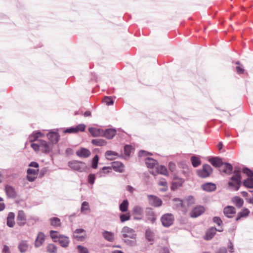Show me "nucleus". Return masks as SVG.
<instances>
[{"label":"nucleus","instance_id":"obj_1","mask_svg":"<svg viewBox=\"0 0 253 253\" xmlns=\"http://www.w3.org/2000/svg\"><path fill=\"white\" fill-rule=\"evenodd\" d=\"M68 166L72 169L79 172L85 171L87 168L85 163L77 160L69 162Z\"/></svg>","mask_w":253,"mask_h":253},{"label":"nucleus","instance_id":"obj_2","mask_svg":"<svg viewBox=\"0 0 253 253\" xmlns=\"http://www.w3.org/2000/svg\"><path fill=\"white\" fill-rule=\"evenodd\" d=\"M122 238H130L135 240L136 238V233L134 230L127 226L124 227L121 230Z\"/></svg>","mask_w":253,"mask_h":253},{"label":"nucleus","instance_id":"obj_3","mask_svg":"<svg viewBox=\"0 0 253 253\" xmlns=\"http://www.w3.org/2000/svg\"><path fill=\"white\" fill-rule=\"evenodd\" d=\"M212 171V168L209 165L204 164L202 169L197 170V174L200 177L206 178L209 177Z\"/></svg>","mask_w":253,"mask_h":253},{"label":"nucleus","instance_id":"obj_4","mask_svg":"<svg viewBox=\"0 0 253 253\" xmlns=\"http://www.w3.org/2000/svg\"><path fill=\"white\" fill-rule=\"evenodd\" d=\"M161 220L164 226L168 227L172 224L174 216L171 213H166L162 216Z\"/></svg>","mask_w":253,"mask_h":253},{"label":"nucleus","instance_id":"obj_5","mask_svg":"<svg viewBox=\"0 0 253 253\" xmlns=\"http://www.w3.org/2000/svg\"><path fill=\"white\" fill-rule=\"evenodd\" d=\"M147 198L149 205L152 206L159 207L162 205L163 202L162 200L156 196L148 195Z\"/></svg>","mask_w":253,"mask_h":253},{"label":"nucleus","instance_id":"obj_6","mask_svg":"<svg viewBox=\"0 0 253 253\" xmlns=\"http://www.w3.org/2000/svg\"><path fill=\"white\" fill-rule=\"evenodd\" d=\"M205 211L204 206L199 205L195 207L190 213V216L193 218H196L201 215Z\"/></svg>","mask_w":253,"mask_h":253},{"label":"nucleus","instance_id":"obj_7","mask_svg":"<svg viewBox=\"0 0 253 253\" xmlns=\"http://www.w3.org/2000/svg\"><path fill=\"white\" fill-rule=\"evenodd\" d=\"M38 141H39L40 149L42 152L44 153H48L51 150L52 145L51 143L41 139L38 140Z\"/></svg>","mask_w":253,"mask_h":253},{"label":"nucleus","instance_id":"obj_8","mask_svg":"<svg viewBox=\"0 0 253 253\" xmlns=\"http://www.w3.org/2000/svg\"><path fill=\"white\" fill-rule=\"evenodd\" d=\"M223 213L227 217L232 218L233 217V215L236 213L235 208L231 206H226L224 208Z\"/></svg>","mask_w":253,"mask_h":253},{"label":"nucleus","instance_id":"obj_9","mask_svg":"<svg viewBox=\"0 0 253 253\" xmlns=\"http://www.w3.org/2000/svg\"><path fill=\"white\" fill-rule=\"evenodd\" d=\"M117 131L114 128H107L105 130H103L102 136L108 139H112L116 135Z\"/></svg>","mask_w":253,"mask_h":253},{"label":"nucleus","instance_id":"obj_10","mask_svg":"<svg viewBox=\"0 0 253 253\" xmlns=\"http://www.w3.org/2000/svg\"><path fill=\"white\" fill-rule=\"evenodd\" d=\"M47 136L52 145L57 143L59 141V135L57 132L51 131L47 134Z\"/></svg>","mask_w":253,"mask_h":253},{"label":"nucleus","instance_id":"obj_11","mask_svg":"<svg viewBox=\"0 0 253 253\" xmlns=\"http://www.w3.org/2000/svg\"><path fill=\"white\" fill-rule=\"evenodd\" d=\"M146 215L147 220L153 224L156 220V215L151 208H147L146 210Z\"/></svg>","mask_w":253,"mask_h":253},{"label":"nucleus","instance_id":"obj_12","mask_svg":"<svg viewBox=\"0 0 253 253\" xmlns=\"http://www.w3.org/2000/svg\"><path fill=\"white\" fill-rule=\"evenodd\" d=\"M208 161L215 168H219L224 164L222 159L219 157H211Z\"/></svg>","mask_w":253,"mask_h":253},{"label":"nucleus","instance_id":"obj_13","mask_svg":"<svg viewBox=\"0 0 253 253\" xmlns=\"http://www.w3.org/2000/svg\"><path fill=\"white\" fill-rule=\"evenodd\" d=\"M77 155L81 158H86L91 155L90 151L85 148H81L76 152Z\"/></svg>","mask_w":253,"mask_h":253},{"label":"nucleus","instance_id":"obj_14","mask_svg":"<svg viewBox=\"0 0 253 253\" xmlns=\"http://www.w3.org/2000/svg\"><path fill=\"white\" fill-rule=\"evenodd\" d=\"M4 190L6 195L9 198H14L16 197V192L12 186L7 185L5 186Z\"/></svg>","mask_w":253,"mask_h":253},{"label":"nucleus","instance_id":"obj_15","mask_svg":"<svg viewBox=\"0 0 253 253\" xmlns=\"http://www.w3.org/2000/svg\"><path fill=\"white\" fill-rule=\"evenodd\" d=\"M26 217L23 211H19L17 217V224L19 225H24L26 222Z\"/></svg>","mask_w":253,"mask_h":253},{"label":"nucleus","instance_id":"obj_16","mask_svg":"<svg viewBox=\"0 0 253 253\" xmlns=\"http://www.w3.org/2000/svg\"><path fill=\"white\" fill-rule=\"evenodd\" d=\"M145 164L149 169H155L158 167V163L157 161L151 158H147L145 160Z\"/></svg>","mask_w":253,"mask_h":253},{"label":"nucleus","instance_id":"obj_17","mask_svg":"<svg viewBox=\"0 0 253 253\" xmlns=\"http://www.w3.org/2000/svg\"><path fill=\"white\" fill-rule=\"evenodd\" d=\"M174 201L175 202L177 207L181 208V210L183 213H185L188 211V208L185 205L184 200L175 198Z\"/></svg>","mask_w":253,"mask_h":253},{"label":"nucleus","instance_id":"obj_18","mask_svg":"<svg viewBox=\"0 0 253 253\" xmlns=\"http://www.w3.org/2000/svg\"><path fill=\"white\" fill-rule=\"evenodd\" d=\"M184 180L177 177H174L173 181L172 183L171 189L173 190L182 186Z\"/></svg>","mask_w":253,"mask_h":253},{"label":"nucleus","instance_id":"obj_19","mask_svg":"<svg viewBox=\"0 0 253 253\" xmlns=\"http://www.w3.org/2000/svg\"><path fill=\"white\" fill-rule=\"evenodd\" d=\"M43 134L42 133L41 131H34L29 136V141L33 142L37 141L38 142V140H39L38 139L42 137L43 136Z\"/></svg>","mask_w":253,"mask_h":253},{"label":"nucleus","instance_id":"obj_20","mask_svg":"<svg viewBox=\"0 0 253 253\" xmlns=\"http://www.w3.org/2000/svg\"><path fill=\"white\" fill-rule=\"evenodd\" d=\"M113 169L117 172L122 173L124 171V166L121 162H114L112 163Z\"/></svg>","mask_w":253,"mask_h":253},{"label":"nucleus","instance_id":"obj_21","mask_svg":"<svg viewBox=\"0 0 253 253\" xmlns=\"http://www.w3.org/2000/svg\"><path fill=\"white\" fill-rule=\"evenodd\" d=\"M88 131L91 135L93 137L102 136V129L91 127L88 128Z\"/></svg>","mask_w":253,"mask_h":253},{"label":"nucleus","instance_id":"obj_22","mask_svg":"<svg viewBox=\"0 0 253 253\" xmlns=\"http://www.w3.org/2000/svg\"><path fill=\"white\" fill-rule=\"evenodd\" d=\"M45 240V236L42 232H39L35 242L36 247H40L43 243Z\"/></svg>","mask_w":253,"mask_h":253},{"label":"nucleus","instance_id":"obj_23","mask_svg":"<svg viewBox=\"0 0 253 253\" xmlns=\"http://www.w3.org/2000/svg\"><path fill=\"white\" fill-rule=\"evenodd\" d=\"M202 188L204 191L211 192L216 189V185L213 183L208 182L202 185Z\"/></svg>","mask_w":253,"mask_h":253},{"label":"nucleus","instance_id":"obj_24","mask_svg":"<svg viewBox=\"0 0 253 253\" xmlns=\"http://www.w3.org/2000/svg\"><path fill=\"white\" fill-rule=\"evenodd\" d=\"M57 241H58L61 246L63 248H67L69 245L70 240L67 236L62 235L59 237Z\"/></svg>","mask_w":253,"mask_h":253},{"label":"nucleus","instance_id":"obj_25","mask_svg":"<svg viewBox=\"0 0 253 253\" xmlns=\"http://www.w3.org/2000/svg\"><path fill=\"white\" fill-rule=\"evenodd\" d=\"M29 245L28 242L26 240L21 241L18 246V248L21 253H24L28 250Z\"/></svg>","mask_w":253,"mask_h":253},{"label":"nucleus","instance_id":"obj_26","mask_svg":"<svg viewBox=\"0 0 253 253\" xmlns=\"http://www.w3.org/2000/svg\"><path fill=\"white\" fill-rule=\"evenodd\" d=\"M250 212V211L249 209L246 208H244L242 211L237 214V217L236 218V221H238L241 218L247 217L249 215Z\"/></svg>","mask_w":253,"mask_h":253},{"label":"nucleus","instance_id":"obj_27","mask_svg":"<svg viewBox=\"0 0 253 253\" xmlns=\"http://www.w3.org/2000/svg\"><path fill=\"white\" fill-rule=\"evenodd\" d=\"M102 234L103 238L108 242H113L114 240V234L113 232L104 231Z\"/></svg>","mask_w":253,"mask_h":253},{"label":"nucleus","instance_id":"obj_28","mask_svg":"<svg viewBox=\"0 0 253 253\" xmlns=\"http://www.w3.org/2000/svg\"><path fill=\"white\" fill-rule=\"evenodd\" d=\"M217 229L215 228H211L206 232L205 236V239L206 240H209L211 239L216 233Z\"/></svg>","mask_w":253,"mask_h":253},{"label":"nucleus","instance_id":"obj_29","mask_svg":"<svg viewBox=\"0 0 253 253\" xmlns=\"http://www.w3.org/2000/svg\"><path fill=\"white\" fill-rule=\"evenodd\" d=\"M15 214L13 212H9L7 217V225L13 227L15 224Z\"/></svg>","mask_w":253,"mask_h":253},{"label":"nucleus","instance_id":"obj_30","mask_svg":"<svg viewBox=\"0 0 253 253\" xmlns=\"http://www.w3.org/2000/svg\"><path fill=\"white\" fill-rule=\"evenodd\" d=\"M241 171L238 169H236L233 172V175L230 178V181L241 182Z\"/></svg>","mask_w":253,"mask_h":253},{"label":"nucleus","instance_id":"obj_31","mask_svg":"<svg viewBox=\"0 0 253 253\" xmlns=\"http://www.w3.org/2000/svg\"><path fill=\"white\" fill-rule=\"evenodd\" d=\"M105 155L109 160H113L119 157V155L117 153L111 150L107 151Z\"/></svg>","mask_w":253,"mask_h":253},{"label":"nucleus","instance_id":"obj_32","mask_svg":"<svg viewBox=\"0 0 253 253\" xmlns=\"http://www.w3.org/2000/svg\"><path fill=\"white\" fill-rule=\"evenodd\" d=\"M85 232V231L82 228H79L75 230L74 231V237L75 238L78 239V240L83 241L85 238V236L83 235H78L77 234H82L83 233Z\"/></svg>","mask_w":253,"mask_h":253},{"label":"nucleus","instance_id":"obj_33","mask_svg":"<svg viewBox=\"0 0 253 253\" xmlns=\"http://www.w3.org/2000/svg\"><path fill=\"white\" fill-rule=\"evenodd\" d=\"M232 202L237 207L241 208L244 204V200L238 196H235L232 198Z\"/></svg>","mask_w":253,"mask_h":253},{"label":"nucleus","instance_id":"obj_34","mask_svg":"<svg viewBox=\"0 0 253 253\" xmlns=\"http://www.w3.org/2000/svg\"><path fill=\"white\" fill-rule=\"evenodd\" d=\"M241 182H238L237 181H229L228 183V185L229 188L235 191H238L241 186Z\"/></svg>","mask_w":253,"mask_h":253},{"label":"nucleus","instance_id":"obj_35","mask_svg":"<svg viewBox=\"0 0 253 253\" xmlns=\"http://www.w3.org/2000/svg\"><path fill=\"white\" fill-rule=\"evenodd\" d=\"M91 143L95 146H103L107 144V142L103 139H94L91 140Z\"/></svg>","mask_w":253,"mask_h":253},{"label":"nucleus","instance_id":"obj_36","mask_svg":"<svg viewBox=\"0 0 253 253\" xmlns=\"http://www.w3.org/2000/svg\"><path fill=\"white\" fill-rule=\"evenodd\" d=\"M184 200L185 205L186 207H188L195 203V199L192 196H187Z\"/></svg>","mask_w":253,"mask_h":253},{"label":"nucleus","instance_id":"obj_37","mask_svg":"<svg viewBox=\"0 0 253 253\" xmlns=\"http://www.w3.org/2000/svg\"><path fill=\"white\" fill-rule=\"evenodd\" d=\"M156 172L165 175H168L169 174V172L166 167L163 166H159V165L156 169Z\"/></svg>","mask_w":253,"mask_h":253},{"label":"nucleus","instance_id":"obj_38","mask_svg":"<svg viewBox=\"0 0 253 253\" xmlns=\"http://www.w3.org/2000/svg\"><path fill=\"white\" fill-rule=\"evenodd\" d=\"M129 203L127 200H124L120 205L119 209L122 212H126L127 211Z\"/></svg>","mask_w":253,"mask_h":253},{"label":"nucleus","instance_id":"obj_39","mask_svg":"<svg viewBox=\"0 0 253 253\" xmlns=\"http://www.w3.org/2000/svg\"><path fill=\"white\" fill-rule=\"evenodd\" d=\"M244 186L248 188H253V178L249 177L243 182Z\"/></svg>","mask_w":253,"mask_h":253},{"label":"nucleus","instance_id":"obj_40","mask_svg":"<svg viewBox=\"0 0 253 253\" xmlns=\"http://www.w3.org/2000/svg\"><path fill=\"white\" fill-rule=\"evenodd\" d=\"M46 251L48 253H56L57 251V247L53 244H49L46 247Z\"/></svg>","mask_w":253,"mask_h":253},{"label":"nucleus","instance_id":"obj_41","mask_svg":"<svg viewBox=\"0 0 253 253\" xmlns=\"http://www.w3.org/2000/svg\"><path fill=\"white\" fill-rule=\"evenodd\" d=\"M191 161L192 164V166L194 168H196L200 166L201 164V161L200 159L196 157V156H192L191 157Z\"/></svg>","mask_w":253,"mask_h":253},{"label":"nucleus","instance_id":"obj_42","mask_svg":"<svg viewBox=\"0 0 253 253\" xmlns=\"http://www.w3.org/2000/svg\"><path fill=\"white\" fill-rule=\"evenodd\" d=\"M133 213L134 215H142L143 213V208L139 206H136L133 209Z\"/></svg>","mask_w":253,"mask_h":253},{"label":"nucleus","instance_id":"obj_43","mask_svg":"<svg viewBox=\"0 0 253 253\" xmlns=\"http://www.w3.org/2000/svg\"><path fill=\"white\" fill-rule=\"evenodd\" d=\"M90 208L89 203L87 202L84 201L82 203L81 211L82 213H85L86 211H89Z\"/></svg>","mask_w":253,"mask_h":253},{"label":"nucleus","instance_id":"obj_44","mask_svg":"<svg viewBox=\"0 0 253 253\" xmlns=\"http://www.w3.org/2000/svg\"><path fill=\"white\" fill-rule=\"evenodd\" d=\"M62 235L60 234L57 231L53 230H51L50 231V236L54 242H57L59 238V237Z\"/></svg>","mask_w":253,"mask_h":253},{"label":"nucleus","instance_id":"obj_45","mask_svg":"<svg viewBox=\"0 0 253 253\" xmlns=\"http://www.w3.org/2000/svg\"><path fill=\"white\" fill-rule=\"evenodd\" d=\"M224 164L225 165V169L223 170V172L227 174H230L233 170V167L232 165L228 163H225Z\"/></svg>","mask_w":253,"mask_h":253},{"label":"nucleus","instance_id":"obj_46","mask_svg":"<svg viewBox=\"0 0 253 253\" xmlns=\"http://www.w3.org/2000/svg\"><path fill=\"white\" fill-rule=\"evenodd\" d=\"M145 236L148 241H152L153 240L154 233L150 229H148L146 230Z\"/></svg>","mask_w":253,"mask_h":253},{"label":"nucleus","instance_id":"obj_47","mask_svg":"<svg viewBox=\"0 0 253 253\" xmlns=\"http://www.w3.org/2000/svg\"><path fill=\"white\" fill-rule=\"evenodd\" d=\"M50 224L54 226H60L61 225L60 219L58 217H53L50 219Z\"/></svg>","mask_w":253,"mask_h":253},{"label":"nucleus","instance_id":"obj_48","mask_svg":"<svg viewBox=\"0 0 253 253\" xmlns=\"http://www.w3.org/2000/svg\"><path fill=\"white\" fill-rule=\"evenodd\" d=\"M99 161V157L97 155L94 156L92 160L91 168L93 169H96L97 168L98 163Z\"/></svg>","mask_w":253,"mask_h":253},{"label":"nucleus","instance_id":"obj_49","mask_svg":"<svg viewBox=\"0 0 253 253\" xmlns=\"http://www.w3.org/2000/svg\"><path fill=\"white\" fill-rule=\"evenodd\" d=\"M111 168L109 167H104L102 169V170L99 172L100 176H105V175L103 174V173H107L111 171Z\"/></svg>","mask_w":253,"mask_h":253},{"label":"nucleus","instance_id":"obj_50","mask_svg":"<svg viewBox=\"0 0 253 253\" xmlns=\"http://www.w3.org/2000/svg\"><path fill=\"white\" fill-rule=\"evenodd\" d=\"M120 220L121 222H124L126 221L129 220L130 218V215L129 213H125V214H122L120 215Z\"/></svg>","mask_w":253,"mask_h":253},{"label":"nucleus","instance_id":"obj_51","mask_svg":"<svg viewBox=\"0 0 253 253\" xmlns=\"http://www.w3.org/2000/svg\"><path fill=\"white\" fill-rule=\"evenodd\" d=\"M77 249L79 253H89L88 249L81 245H78Z\"/></svg>","mask_w":253,"mask_h":253},{"label":"nucleus","instance_id":"obj_52","mask_svg":"<svg viewBox=\"0 0 253 253\" xmlns=\"http://www.w3.org/2000/svg\"><path fill=\"white\" fill-rule=\"evenodd\" d=\"M103 101L108 106L113 105L114 103L113 100L110 97L108 96L104 97Z\"/></svg>","mask_w":253,"mask_h":253},{"label":"nucleus","instance_id":"obj_53","mask_svg":"<svg viewBox=\"0 0 253 253\" xmlns=\"http://www.w3.org/2000/svg\"><path fill=\"white\" fill-rule=\"evenodd\" d=\"M95 179V175L94 174L90 173L88 175L87 180L89 184L93 185L94 183Z\"/></svg>","mask_w":253,"mask_h":253},{"label":"nucleus","instance_id":"obj_54","mask_svg":"<svg viewBox=\"0 0 253 253\" xmlns=\"http://www.w3.org/2000/svg\"><path fill=\"white\" fill-rule=\"evenodd\" d=\"M159 184L160 185L163 186L165 187L164 188L162 189V191H165L167 190V187H168L167 186V182L165 179L163 178V179H160L159 182Z\"/></svg>","mask_w":253,"mask_h":253},{"label":"nucleus","instance_id":"obj_55","mask_svg":"<svg viewBox=\"0 0 253 253\" xmlns=\"http://www.w3.org/2000/svg\"><path fill=\"white\" fill-rule=\"evenodd\" d=\"M131 150V146L130 145H126L124 147L125 154L127 156H129L130 154Z\"/></svg>","mask_w":253,"mask_h":253},{"label":"nucleus","instance_id":"obj_56","mask_svg":"<svg viewBox=\"0 0 253 253\" xmlns=\"http://www.w3.org/2000/svg\"><path fill=\"white\" fill-rule=\"evenodd\" d=\"M75 128L77 129V133L79 131L83 132L85 130V125L83 124H79V125L75 126Z\"/></svg>","mask_w":253,"mask_h":253},{"label":"nucleus","instance_id":"obj_57","mask_svg":"<svg viewBox=\"0 0 253 253\" xmlns=\"http://www.w3.org/2000/svg\"><path fill=\"white\" fill-rule=\"evenodd\" d=\"M64 132L65 133H77V129H76L75 127H71L65 129L64 130Z\"/></svg>","mask_w":253,"mask_h":253},{"label":"nucleus","instance_id":"obj_58","mask_svg":"<svg viewBox=\"0 0 253 253\" xmlns=\"http://www.w3.org/2000/svg\"><path fill=\"white\" fill-rule=\"evenodd\" d=\"M243 172L248 176H250L251 177L253 176V171L247 168H245L244 169H243Z\"/></svg>","mask_w":253,"mask_h":253},{"label":"nucleus","instance_id":"obj_59","mask_svg":"<svg viewBox=\"0 0 253 253\" xmlns=\"http://www.w3.org/2000/svg\"><path fill=\"white\" fill-rule=\"evenodd\" d=\"M124 242L128 245L133 246L136 245V241L135 240H129L128 239L125 238L124 239Z\"/></svg>","mask_w":253,"mask_h":253},{"label":"nucleus","instance_id":"obj_60","mask_svg":"<svg viewBox=\"0 0 253 253\" xmlns=\"http://www.w3.org/2000/svg\"><path fill=\"white\" fill-rule=\"evenodd\" d=\"M39 169H27V174H33V175H38L39 172Z\"/></svg>","mask_w":253,"mask_h":253},{"label":"nucleus","instance_id":"obj_61","mask_svg":"<svg viewBox=\"0 0 253 253\" xmlns=\"http://www.w3.org/2000/svg\"><path fill=\"white\" fill-rule=\"evenodd\" d=\"M31 146L35 151H38L40 149L39 141L37 143H32Z\"/></svg>","mask_w":253,"mask_h":253},{"label":"nucleus","instance_id":"obj_62","mask_svg":"<svg viewBox=\"0 0 253 253\" xmlns=\"http://www.w3.org/2000/svg\"><path fill=\"white\" fill-rule=\"evenodd\" d=\"M213 221L218 226H220L222 224V221L220 217L217 216H215L213 218Z\"/></svg>","mask_w":253,"mask_h":253},{"label":"nucleus","instance_id":"obj_63","mask_svg":"<svg viewBox=\"0 0 253 253\" xmlns=\"http://www.w3.org/2000/svg\"><path fill=\"white\" fill-rule=\"evenodd\" d=\"M169 169L171 172L175 171L176 169L175 164L172 162H169Z\"/></svg>","mask_w":253,"mask_h":253},{"label":"nucleus","instance_id":"obj_64","mask_svg":"<svg viewBox=\"0 0 253 253\" xmlns=\"http://www.w3.org/2000/svg\"><path fill=\"white\" fill-rule=\"evenodd\" d=\"M2 253H11L9 247L7 245H4L2 250Z\"/></svg>","mask_w":253,"mask_h":253}]
</instances>
